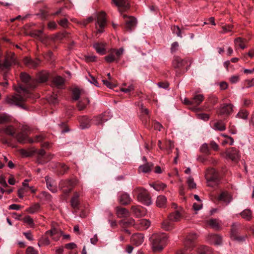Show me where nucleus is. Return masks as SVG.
<instances>
[{
  "label": "nucleus",
  "instance_id": "1",
  "mask_svg": "<svg viewBox=\"0 0 254 254\" xmlns=\"http://www.w3.org/2000/svg\"><path fill=\"white\" fill-rule=\"evenodd\" d=\"M20 77L21 81L26 84V87H23L22 85L14 86V89L17 93L11 97H7L6 102L10 105H14L24 108L23 104L29 97L28 89L34 88L35 86L32 85L33 82L32 79L30 75L26 72H21Z\"/></svg>",
  "mask_w": 254,
  "mask_h": 254
},
{
  "label": "nucleus",
  "instance_id": "2",
  "mask_svg": "<svg viewBox=\"0 0 254 254\" xmlns=\"http://www.w3.org/2000/svg\"><path fill=\"white\" fill-rule=\"evenodd\" d=\"M152 249L154 252L161 251L166 245L167 237L165 234H153L151 238Z\"/></svg>",
  "mask_w": 254,
  "mask_h": 254
},
{
  "label": "nucleus",
  "instance_id": "3",
  "mask_svg": "<svg viewBox=\"0 0 254 254\" xmlns=\"http://www.w3.org/2000/svg\"><path fill=\"white\" fill-rule=\"evenodd\" d=\"M17 64L18 63L15 54L11 52L7 53L4 60L2 61L0 60V72H7L10 69L13 65Z\"/></svg>",
  "mask_w": 254,
  "mask_h": 254
},
{
  "label": "nucleus",
  "instance_id": "4",
  "mask_svg": "<svg viewBox=\"0 0 254 254\" xmlns=\"http://www.w3.org/2000/svg\"><path fill=\"white\" fill-rule=\"evenodd\" d=\"M132 193L136 195L137 200L144 205L149 206L152 204L151 196L144 188L136 187L133 190Z\"/></svg>",
  "mask_w": 254,
  "mask_h": 254
},
{
  "label": "nucleus",
  "instance_id": "5",
  "mask_svg": "<svg viewBox=\"0 0 254 254\" xmlns=\"http://www.w3.org/2000/svg\"><path fill=\"white\" fill-rule=\"evenodd\" d=\"M198 238V235L195 233H190L186 238L185 242L184 250H181L177 252V254H186L187 250L191 251L195 247L194 241Z\"/></svg>",
  "mask_w": 254,
  "mask_h": 254
},
{
  "label": "nucleus",
  "instance_id": "6",
  "mask_svg": "<svg viewBox=\"0 0 254 254\" xmlns=\"http://www.w3.org/2000/svg\"><path fill=\"white\" fill-rule=\"evenodd\" d=\"M78 180L75 178L63 180L60 182L59 188L64 194H67L78 184Z\"/></svg>",
  "mask_w": 254,
  "mask_h": 254
},
{
  "label": "nucleus",
  "instance_id": "7",
  "mask_svg": "<svg viewBox=\"0 0 254 254\" xmlns=\"http://www.w3.org/2000/svg\"><path fill=\"white\" fill-rule=\"evenodd\" d=\"M63 235V231L60 229L59 225L52 222L51 224V229L47 231L45 235H50L52 240L54 241H58Z\"/></svg>",
  "mask_w": 254,
  "mask_h": 254
},
{
  "label": "nucleus",
  "instance_id": "8",
  "mask_svg": "<svg viewBox=\"0 0 254 254\" xmlns=\"http://www.w3.org/2000/svg\"><path fill=\"white\" fill-rule=\"evenodd\" d=\"M205 178L207 180V186L211 187H214L217 186L219 183L217 174L215 170L211 168L207 170L205 174Z\"/></svg>",
  "mask_w": 254,
  "mask_h": 254
},
{
  "label": "nucleus",
  "instance_id": "9",
  "mask_svg": "<svg viewBox=\"0 0 254 254\" xmlns=\"http://www.w3.org/2000/svg\"><path fill=\"white\" fill-rule=\"evenodd\" d=\"M233 107L234 106L231 103L222 104L217 110V114L222 116H229L233 111Z\"/></svg>",
  "mask_w": 254,
  "mask_h": 254
},
{
  "label": "nucleus",
  "instance_id": "10",
  "mask_svg": "<svg viewBox=\"0 0 254 254\" xmlns=\"http://www.w3.org/2000/svg\"><path fill=\"white\" fill-rule=\"evenodd\" d=\"M107 20L106 18V13L104 11H102L98 13L97 16V20L96 26L98 25L99 29H98L97 32L102 33L104 31V28L106 25Z\"/></svg>",
  "mask_w": 254,
  "mask_h": 254
},
{
  "label": "nucleus",
  "instance_id": "11",
  "mask_svg": "<svg viewBox=\"0 0 254 254\" xmlns=\"http://www.w3.org/2000/svg\"><path fill=\"white\" fill-rule=\"evenodd\" d=\"M191 62L188 58L182 59L179 57H175L173 61L172 65L175 68L182 69L187 65L188 62Z\"/></svg>",
  "mask_w": 254,
  "mask_h": 254
},
{
  "label": "nucleus",
  "instance_id": "12",
  "mask_svg": "<svg viewBox=\"0 0 254 254\" xmlns=\"http://www.w3.org/2000/svg\"><path fill=\"white\" fill-rule=\"evenodd\" d=\"M240 224L233 223L231 229V237L232 239L238 241H243L245 240L246 236H239L238 231L239 230Z\"/></svg>",
  "mask_w": 254,
  "mask_h": 254
},
{
  "label": "nucleus",
  "instance_id": "13",
  "mask_svg": "<svg viewBox=\"0 0 254 254\" xmlns=\"http://www.w3.org/2000/svg\"><path fill=\"white\" fill-rule=\"evenodd\" d=\"M227 156L232 161L237 162L240 158L239 151L235 148H231L227 152Z\"/></svg>",
  "mask_w": 254,
  "mask_h": 254
},
{
  "label": "nucleus",
  "instance_id": "14",
  "mask_svg": "<svg viewBox=\"0 0 254 254\" xmlns=\"http://www.w3.org/2000/svg\"><path fill=\"white\" fill-rule=\"evenodd\" d=\"M204 97L203 94L195 93L191 98V103L193 107L191 108L194 110L204 100Z\"/></svg>",
  "mask_w": 254,
  "mask_h": 254
},
{
  "label": "nucleus",
  "instance_id": "15",
  "mask_svg": "<svg viewBox=\"0 0 254 254\" xmlns=\"http://www.w3.org/2000/svg\"><path fill=\"white\" fill-rule=\"evenodd\" d=\"M124 18H127L126 20V28L128 31H131L136 25V19L132 16H127L126 15H124Z\"/></svg>",
  "mask_w": 254,
  "mask_h": 254
},
{
  "label": "nucleus",
  "instance_id": "16",
  "mask_svg": "<svg viewBox=\"0 0 254 254\" xmlns=\"http://www.w3.org/2000/svg\"><path fill=\"white\" fill-rule=\"evenodd\" d=\"M46 183L47 188L53 193H56L58 191L56 185L55 184V181L49 176L45 177Z\"/></svg>",
  "mask_w": 254,
  "mask_h": 254
},
{
  "label": "nucleus",
  "instance_id": "17",
  "mask_svg": "<svg viewBox=\"0 0 254 254\" xmlns=\"http://www.w3.org/2000/svg\"><path fill=\"white\" fill-rule=\"evenodd\" d=\"M81 192L75 191L70 200L71 207L75 209H78V206L80 204L79 198L81 195Z\"/></svg>",
  "mask_w": 254,
  "mask_h": 254
},
{
  "label": "nucleus",
  "instance_id": "18",
  "mask_svg": "<svg viewBox=\"0 0 254 254\" xmlns=\"http://www.w3.org/2000/svg\"><path fill=\"white\" fill-rule=\"evenodd\" d=\"M131 241L133 245L136 246H139L144 241V236L141 233L134 234L131 236Z\"/></svg>",
  "mask_w": 254,
  "mask_h": 254
},
{
  "label": "nucleus",
  "instance_id": "19",
  "mask_svg": "<svg viewBox=\"0 0 254 254\" xmlns=\"http://www.w3.org/2000/svg\"><path fill=\"white\" fill-rule=\"evenodd\" d=\"M24 64L29 68H35L39 64L40 61L36 59L35 60H33L30 58L26 57L23 60Z\"/></svg>",
  "mask_w": 254,
  "mask_h": 254
},
{
  "label": "nucleus",
  "instance_id": "20",
  "mask_svg": "<svg viewBox=\"0 0 254 254\" xmlns=\"http://www.w3.org/2000/svg\"><path fill=\"white\" fill-rule=\"evenodd\" d=\"M150 222L148 220L143 219L137 221L135 224V228L139 230H146L150 226Z\"/></svg>",
  "mask_w": 254,
  "mask_h": 254
},
{
  "label": "nucleus",
  "instance_id": "21",
  "mask_svg": "<svg viewBox=\"0 0 254 254\" xmlns=\"http://www.w3.org/2000/svg\"><path fill=\"white\" fill-rule=\"evenodd\" d=\"M182 208L180 210H177L175 212L170 214L168 218L173 222H178L181 220L182 217Z\"/></svg>",
  "mask_w": 254,
  "mask_h": 254
},
{
  "label": "nucleus",
  "instance_id": "22",
  "mask_svg": "<svg viewBox=\"0 0 254 254\" xmlns=\"http://www.w3.org/2000/svg\"><path fill=\"white\" fill-rule=\"evenodd\" d=\"M119 201L122 205H127L131 202L132 199L128 193L123 192L119 196Z\"/></svg>",
  "mask_w": 254,
  "mask_h": 254
},
{
  "label": "nucleus",
  "instance_id": "23",
  "mask_svg": "<svg viewBox=\"0 0 254 254\" xmlns=\"http://www.w3.org/2000/svg\"><path fill=\"white\" fill-rule=\"evenodd\" d=\"M153 164L151 162H147L142 165H140L138 168V172L143 173H148L151 171Z\"/></svg>",
  "mask_w": 254,
  "mask_h": 254
},
{
  "label": "nucleus",
  "instance_id": "24",
  "mask_svg": "<svg viewBox=\"0 0 254 254\" xmlns=\"http://www.w3.org/2000/svg\"><path fill=\"white\" fill-rule=\"evenodd\" d=\"M51 165H55L57 167H59L58 173L60 175L64 174L69 169V167L64 163H52Z\"/></svg>",
  "mask_w": 254,
  "mask_h": 254
},
{
  "label": "nucleus",
  "instance_id": "25",
  "mask_svg": "<svg viewBox=\"0 0 254 254\" xmlns=\"http://www.w3.org/2000/svg\"><path fill=\"white\" fill-rule=\"evenodd\" d=\"M116 210L117 214L119 217H127L129 216V212L126 208L117 207Z\"/></svg>",
  "mask_w": 254,
  "mask_h": 254
},
{
  "label": "nucleus",
  "instance_id": "26",
  "mask_svg": "<svg viewBox=\"0 0 254 254\" xmlns=\"http://www.w3.org/2000/svg\"><path fill=\"white\" fill-rule=\"evenodd\" d=\"M130 209L132 213L137 217H142L144 215V213L141 210L139 206L132 205Z\"/></svg>",
  "mask_w": 254,
  "mask_h": 254
},
{
  "label": "nucleus",
  "instance_id": "27",
  "mask_svg": "<svg viewBox=\"0 0 254 254\" xmlns=\"http://www.w3.org/2000/svg\"><path fill=\"white\" fill-rule=\"evenodd\" d=\"M80 126L82 129L89 127L92 124L91 120H89L87 117L84 116L80 120Z\"/></svg>",
  "mask_w": 254,
  "mask_h": 254
},
{
  "label": "nucleus",
  "instance_id": "28",
  "mask_svg": "<svg viewBox=\"0 0 254 254\" xmlns=\"http://www.w3.org/2000/svg\"><path fill=\"white\" fill-rule=\"evenodd\" d=\"M174 222L171 221L168 218L165 220L161 224V227L165 231H169L174 228Z\"/></svg>",
  "mask_w": 254,
  "mask_h": 254
},
{
  "label": "nucleus",
  "instance_id": "29",
  "mask_svg": "<svg viewBox=\"0 0 254 254\" xmlns=\"http://www.w3.org/2000/svg\"><path fill=\"white\" fill-rule=\"evenodd\" d=\"M2 131L7 135L14 136L15 134L16 128L13 126L9 125L3 127Z\"/></svg>",
  "mask_w": 254,
  "mask_h": 254
},
{
  "label": "nucleus",
  "instance_id": "30",
  "mask_svg": "<svg viewBox=\"0 0 254 254\" xmlns=\"http://www.w3.org/2000/svg\"><path fill=\"white\" fill-rule=\"evenodd\" d=\"M104 115H100L98 116L94 117L91 120L92 124L99 126L102 125L107 119H104Z\"/></svg>",
  "mask_w": 254,
  "mask_h": 254
},
{
  "label": "nucleus",
  "instance_id": "31",
  "mask_svg": "<svg viewBox=\"0 0 254 254\" xmlns=\"http://www.w3.org/2000/svg\"><path fill=\"white\" fill-rule=\"evenodd\" d=\"M218 200L222 201L227 204L231 201L232 197L228 192H223L219 195Z\"/></svg>",
  "mask_w": 254,
  "mask_h": 254
},
{
  "label": "nucleus",
  "instance_id": "32",
  "mask_svg": "<svg viewBox=\"0 0 254 254\" xmlns=\"http://www.w3.org/2000/svg\"><path fill=\"white\" fill-rule=\"evenodd\" d=\"M93 47L98 53L101 55L105 54V45L104 44L101 43H96L93 45Z\"/></svg>",
  "mask_w": 254,
  "mask_h": 254
},
{
  "label": "nucleus",
  "instance_id": "33",
  "mask_svg": "<svg viewBox=\"0 0 254 254\" xmlns=\"http://www.w3.org/2000/svg\"><path fill=\"white\" fill-rule=\"evenodd\" d=\"M167 198L164 195H159L157 197L156 204L157 207H164L166 206Z\"/></svg>",
  "mask_w": 254,
  "mask_h": 254
},
{
  "label": "nucleus",
  "instance_id": "34",
  "mask_svg": "<svg viewBox=\"0 0 254 254\" xmlns=\"http://www.w3.org/2000/svg\"><path fill=\"white\" fill-rule=\"evenodd\" d=\"M43 30H35L32 31L30 32L29 35L33 38H36L41 41H43L42 37Z\"/></svg>",
  "mask_w": 254,
  "mask_h": 254
},
{
  "label": "nucleus",
  "instance_id": "35",
  "mask_svg": "<svg viewBox=\"0 0 254 254\" xmlns=\"http://www.w3.org/2000/svg\"><path fill=\"white\" fill-rule=\"evenodd\" d=\"M209 225L213 229L219 230L221 229V225L218 220L211 219L208 222Z\"/></svg>",
  "mask_w": 254,
  "mask_h": 254
},
{
  "label": "nucleus",
  "instance_id": "36",
  "mask_svg": "<svg viewBox=\"0 0 254 254\" xmlns=\"http://www.w3.org/2000/svg\"><path fill=\"white\" fill-rule=\"evenodd\" d=\"M49 75L46 72L39 73L36 77V82L38 83H43L46 82L48 79Z\"/></svg>",
  "mask_w": 254,
  "mask_h": 254
},
{
  "label": "nucleus",
  "instance_id": "37",
  "mask_svg": "<svg viewBox=\"0 0 254 254\" xmlns=\"http://www.w3.org/2000/svg\"><path fill=\"white\" fill-rule=\"evenodd\" d=\"M213 128L215 130L223 131L226 129V125L222 121H218L214 124Z\"/></svg>",
  "mask_w": 254,
  "mask_h": 254
},
{
  "label": "nucleus",
  "instance_id": "38",
  "mask_svg": "<svg viewBox=\"0 0 254 254\" xmlns=\"http://www.w3.org/2000/svg\"><path fill=\"white\" fill-rule=\"evenodd\" d=\"M247 40L245 39H243L241 37H238L234 40V43L236 46H239L242 49H244L246 48L245 45V43L246 42Z\"/></svg>",
  "mask_w": 254,
  "mask_h": 254
},
{
  "label": "nucleus",
  "instance_id": "39",
  "mask_svg": "<svg viewBox=\"0 0 254 254\" xmlns=\"http://www.w3.org/2000/svg\"><path fill=\"white\" fill-rule=\"evenodd\" d=\"M40 208V204L38 203H35L28 208L26 211L29 213L33 214L37 212L39 210Z\"/></svg>",
  "mask_w": 254,
  "mask_h": 254
},
{
  "label": "nucleus",
  "instance_id": "40",
  "mask_svg": "<svg viewBox=\"0 0 254 254\" xmlns=\"http://www.w3.org/2000/svg\"><path fill=\"white\" fill-rule=\"evenodd\" d=\"M27 134H26V133H23L21 131L14 136L17 141L20 143H24L27 138Z\"/></svg>",
  "mask_w": 254,
  "mask_h": 254
},
{
  "label": "nucleus",
  "instance_id": "41",
  "mask_svg": "<svg viewBox=\"0 0 254 254\" xmlns=\"http://www.w3.org/2000/svg\"><path fill=\"white\" fill-rule=\"evenodd\" d=\"M198 254H212V251L208 247L201 246L197 249Z\"/></svg>",
  "mask_w": 254,
  "mask_h": 254
},
{
  "label": "nucleus",
  "instance_id": "42",
  "mask_svg": "<svg viewBox=\"0 0 254 254\" xmlns=\"http://www.w3.org/2000/svg\"><path fill=\"white\" fill-rule=\"evenodd\" d=\"M211 242L215 245H219L222 243V238L218 235L215 234H212L210 235Z\"/></svg>",
  "mask_w": 254,
  "mask_h": 254
},
{
  "label": "nucleus",
  "instance_id": "43",
  "mask_svg": "<svg viewBox=\"0 0 254 254\" xmlns=\"http://www.w3.org/2000/svg\"><path fill=\"white\" fill-rule=\"evenodd\" d=\"M113 1L118 7H128V0H113Z\"/></svg>",
  "mask_w": 254,
  "mask_h": 254
},
{
  "label": "nucleus",
  "instance_id": "44",
  "mask_svg": "<svg viewBox=\"0 0 254 254\" xmlns=\"http://www.w3.org/2000/svg\"><path fill=\"white\" fill-rule=\"evenodd\" d=\"M120 224L122 225L123 226H134L135 228L136 223L135 221L132 218H129L128 219L124 220L120 222Z\"/></svg>",
  "mask_w": 254,
  "mask_h": 254
},
{
  "label": "nucleus",
  "instance_id": "45",
  "mask_svg": "<svg viewBox=\"0 0 254 254\" xmlns=\"http://www.w3.org/2000/svg\"><path fill=\"white\" fill-rule=\"evenodd\" d=\"M45 151L43 149H40L39 150L38 154V157L37 162L39 164H45L46 163V161H45V160H43V157L45 156Z\"/></svg>",
  "mask_w": 254,
  "mask_h": 254
},
{
  "label": "nucleus",
  "instance_id": "46",
  "mask_svg": "<svg viewBox=\"0 0 254 254\" xmlns=\"http://www.w3.org/2000/svg\"><path fill=\"white\" fill-rule=\"evenodd\" d=\"M53 82L56 86L60 87L64 84V79L61 76H57L54 78Z\"/></svg>",
  "mask_w": 254,
  "mask_h": 254
},
{
  "label": "nucleus",
  "instance_id": "47",
  "mask_svg": "<svg viewBox=\"0 0 254 254\" xmlns=\"http://www.w3.org/2000/svg\"><path fill=\"white\" fill-rule=\"evenodd\" d=\"M241 215L243 218L249 221L252 218V213L250 209H245L241 212Z\"/></svg>",
  "mask_w": 254,
  "mask_h": 254
},
{
  "label": "nucleus",
  "instance_id": "48",
  "mask_svg": "<svg viewBox=\"0 0 254 254\" xmlns=\"http://www.w3.org/2000/svg\"><path fill=\"white\" fill-rule=\"evenodd\" d=\"M10 117L6 114H0V124H4L10 122Z\"/></svg>",
  "mask_w": 254,
  "mask_h": 254
},
{
  "label": "nucleus",
  "instance_id": "49",
  "mask_svg": "<svg viewBox=\"0 0 254 254\" xmlns=\"http://www.w3.org/2000/svg\"><path fill=\"white\" fill-rule=\"evenodd\" d=\"M42 237L39 241L38 245L39 247L41 246H48L50 244V241L48 237L46 236Z\"/></svg>",
  "mask_w": 254,
  "mask_h": 254
},
{
  "label": "nucleus",
  "instance_id": "50",
  "mask_svg": "<svg viewBox=\"0 0 254 254\" xmlns=\"http://www.w3.org/2000/svg\"><path fill=\"white\" fill-rule=\"evenodd\" d=\"M81 90L78 88H75L72 90V99L76 101L78 100L81 94Z\"/></svg>",
  "mask_w": 254,
  "mask_h": 254
},
{
  "label": "nucleus",
  "instance_id": "51",
  "mask_svg": "<svg viewBox=\"0 0 254 254\" xmlns=\"http://www.w3.org/2000/svg\"><path fill=\"white\" fill-rule=\"evenodd\" d=\"M112 51L113 52V53H115L116 56L115 57L117 59V62H118L120 59V57H121V55H122V54L124 53V49L123 48H121L119 49H117H117H113L112 50Z\"/></svg>",
  "mask_w": 254,
  "mask_h": 254
},
{
  "label": "nucleus",
  "instance_id": "52",
  "mask_svg": "<svg viewBox=\"0 0 254 254\" xmlns=\"http://www.w3.org/2000/svg\"><path fill=\"white\" fill-rule=\"evenodd\" d=\"M187 183L190 189H194L196 188V185L194 183L193 179L192 177L190 176L188 177L187 179Z\"/></svg>",
  "mask_w": 254,
  "mask_h": 254
},
{
  "label": "nucleus",
  "instance_id": "53",
  "mask_svg": "<svg viewBox=\"0 0 254 254\" xmlns=\"http://www.w3.org/2000/svg\"><path fill=\"white\" fill-rule=\"evenodd\" d=\"M105 60L107 62L109 63H113L114 61H117L116 58L112 51L110 54L105 57Z\"/></svg>",
  "mask_w": 254,
  "mask_h": 254
},
{
  "label": "nucleus",
  "instance_id": "54",
  "mask_svg": "<svg viewBox=\"0 0 254 254\" xmlns=\"http://www.w3.org/2000/svg\"><path fill=\"white\" fill-rule=\"evenodd\" d=\"M40 195L41 198L46 201H51L52 200V196L48 192L42 191Z\"/></svg>",
  "mask_w": 254,
  "mask_h": 254
},
{
  "label": "nucleus",
  "instance_id": "55",
  "mask_svg": "<svg viewBox=\"0 0 254 254\" xmlns=\"http://www.w3.org/2000/svg\"><path fill=\"white\" fill-rule=\"evenodd\" d=\"M155 190L159 191L163 190L166 187V185L163 183H157L151 185Z\"/></svg>",
  "mask_w": 254,
  "mask_h": 254
},
{
  "label": "nucleus",
  "instance_id": "56",
  "mask_svg": "<svg viewBox=\"0 0 254 254\" xmlns=\"http://www.w3.org/2000/svg\"><path fill=\"white\" fill-rule=\"evenodd\" d=\"M174 147V142L171 140H168L166 143V149L167 150L168 154L172 152V149Z\"/></svg>",
  "mask_w": 254,
  "mask_h": 254
},
{
  "label": "nucleus",
  "instance_id": "57",
  "mask_svg": "<svg viewBox=\"0 0 254 254\" xmlns=\"http://www.w3.org/2000/svg\"><path fill=\"white\" fill-rule=\"evenodd\" d=\"M248 113L247 111L242 110L240 111V112L237 114V117L238 118L242 119H246L248 118Z\"/></svg>",
  "mask_w": 254,
  "mask_h": 254
},
{
  "label": "nucleus",
  "instance_id": "58",
  "mask_svg": "<svg viewBox=\"0 0 254 254\" xmlns=\"http://www.w3.org/2000/svg\"><path fill=\"white\" fill-rule=\"evenodd\" d=\"M23 222L28 224L30 227H33L34 225L32 218L29 216H26L24 217Z\"/></svg>",
  "mask_w": 254,
  "mask_h": 254
},
{
  "label": "nucleus",
  "instance_id": "59",
  "mask_svg": "<svg viewBox=\"0 0 254 254\" xmlns=\"http://www.w3.org/2000/svg\"><path fill=\"white\" fill-rule=\"evenodd\" d=\"M233 27V26L232 25L224 26L222 27V30L220 32L222 34H225L227 32L231 31Z\"/></svg>",
  "mask_w": 254,
  "mask_h": 254
},
{
  "label": "nucleus",
  "instance_id": "60",
  "mask_svg": "<svg viewBox=\"0 0 254 254\" xmlns=\"http://www.w3.org/2000/svg\"><path fill=\"white\" fill-rule=\"evenodd\" d=\"M200 150L203 153H205L206 154H209V149L208 148V144L207 143L203 144L200 148Z\"/></svg>",
  "mask_w": 254,
  "mask_h": 254
},
{
  "label": "nucleus",
  "instance_id": "61",
  "mask_svg": "<svg viewBox=\"0 0 254 254\" xmlns=\"http://www.w3.org/2000/svg\"><path fill=\"white\" fill-rule=\"evenodd\" d=\"M44 139V136L42 135H38L35 136L34 139H29L28 142L29 143H33L35 142H39L42 141Z\"/></svg>",
  "mask_w": 254,
  "mask_h": 254
},
{
  "label": "nucleus",
  "instance_id": "62",
  "mask_svg": "<svg viewBox=\"0 0 254 254\" xmlns=\"http://www.w3.org/2000/svg\"><path fill=\"white\" fill-rule=\"evenodd\" d=\"M172 29L173 33H175L178 37H182L181 29L178 26H173Z\"/></svg>",
  "mask_w": 254,
  "mask_h": 254
},
{
  "label": "nucleus",
  "instance_id": "63",
  "mask_svg": "<svg viewBox=\"0 0 254 254\" xmlns=\"http://www.w3.org/2000/svg\"><path fill=\"white\" fill-rule=\"evenodd\" d=\"M179 45L178 42H174L171 45V47L170 48L171 53H175L177 51H178L179 49Z\"/></svg>",
  "mask_w": 254,
  "mask_h": 254
},
{
  "label": "nucleus",
  "instance_id": "64",
  "mask_svg": "<svg viewBox=\"0 0 254 254\" xmlns=\"http://www.w3.org/2000/svg\"><path fill=\"white\" fill-rule=\"evenodd\" d=\"M27 254H38L37 251L32 247H28L26 250Z\"/></svg>",
  "mask_w": 254,
  "mask_h": 254
}]
</instances>
